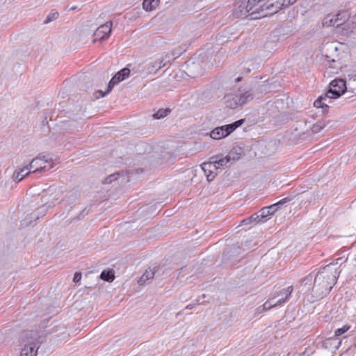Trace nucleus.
Returning a JSON list of instances; mask_svg holds the SVG:
<instances>
[{
    "instance_id": "f257e3e1",
    "label": "nucleus",
    "mask_w": 356,
    "mask_h": 356,
    "mask_svg": "<svg viewBox=\"0 0 356 356\" xmlns=\"http://www.w3.org/2000/svg\"><path fill=\"white\" fill-rule=\"evenodd\" d=\"M238 16L250 20L273 15L282 9L281 1H239Z\"/></svg>"
},
{
    "instance_id": "f03ea898",
    "label": "nucleus",
    "mask_w": 356,
    "mask_h": 356,
    "mask_svg": "<svg viewBox=\"0 0 356 356\" xmlns=\"http://www.w3.org/2000/svg\"><path fill=\"white\" fill-rule=\"evenodd\" d=\"M339 275V272L332 264L327 265L316 274L312 290L313 301L321 300L330 293Z\"/></svg>"
},
{
    "instance_id": "7ed1b4c3",
    "label": "nucleus",
    "mask_w": 356,
    "mask_h": 356,
    "mask_svg": "<svg viewBox=\"0 0 356 356\" xmlns=\"http://www.w3.org/2000/svg\"><path fill=\"white\" fill-rule=\"evenodd\" d=\"M252 99V94L246 88H238L229 92L225 96V103L230 108H236L245 104Z\"/></svg>"
},
{
    "instance_id": "20e7f679",
    "label": "nucleus",
    "mask_w": 356,
    "mask_h": 356,
    "mask_svg": "<svg viewBox=\"0 0 356 356\" xmlns=\"http://www.w3.org/2000/svg\"><path fill=\"white\" fill-rule=\"evenodd\" d=\"M35 336L33 332H24L22 334L21 340L24 347L19 356H37L39 346L35 341Z\"/></svg>"
},
{
    "instance_id": "39448f33",
    "label": "nucleus",
    "mask_w": 356,
    "mask_h": 356,
    "mask_svg": "<svg viewBox=\"0 0 356 356\" xmlns=\"http://www.w3.org/2000/svg\"><path fill=\"white\" fill-rule=\"evenodd\" d=\"M244 120L241 119L234 122L232 124L218 127L213 129L211 133L210 136L214 140H220L229 136L236 128L243 124Z\"/></svg>"
},
{
    "instance_id": "423d86ee",
    "label": "nucleus",
    "mask_w": 356,
    "mask_h": 356,
    "mask_svg": "<svg viewBox=\"0 0 356 356\" xmlns=\"http://www.w3.org/2000/svg\"><path fill=\"white\" fill-rule=\"evenodd\" d=\"M62 195V191L57 188L50 187L48 190L47 193L43 197L44 202V205H42L39 208V210L41 211V214L44 215L47 211V207H50L58 201Z\"/></svg>"
},
{
    "instance_id": "0eeeda50",
    "label": "nucleus",
    "mask_w": 356,
    "mask_h": 356,
    "mask_svg": "<svg viewBox=\"0 0 356 356\" xmlns=\"http://www.w3.org/2000/svg\"><path fill=\"white\" fill-rule=\"evenodd\" d=\"M49 163V169L53 168L54 164L51 159L47 158L44 154H40L35 158L33 159L30 164L28 165L29 170L33 172L44 170L46 165Z\"/></svg>"
},
{
    "instance_id": "6e6552de",
    "label": "nucleus",
    "mask_w": 356,
    "mask_h": 356,
    "mask_svg": "<svg viewBox=\"0 0 356 356\" xmlns=\"http://www.w3.org/2000/svg\"><path fill=\"white\" fill-rule=\"evenodd\" d=\"M348 92L346 81L343 79H335L330 84V89L327 92L332 99L339 97L344 92Z\"/></svg>"
},
{
    "instance_id": "1a4fd4ad",
    "label": "nucleus",
    "mask_w": 356,
    "mask_h": 356,
    "mask_svg": "<svg viewBox=\"0 0 356 356\" xmlns=\"http://www.w3.org/2000/svg\"><path fill=\"white\" fill-rule=\"evenodd\" d=\"M350 17V14L346 10H341L334 16H327L323 21L326 26H339L346 22Z\"/></svg>"
},
{
    "instance_id": "9d476101",
    "label": "nucleus",
    "mask_w": 356,
    "mask_h": 356,
    "mask_svg": "<svg viewBox=\"0 0 356 356\" xmlns=\"http://www.w3.org/2000/svg\"><path fill=\"white\" fill-rule=\"evenodd\" d=\"M202 170L204 171L207 180L209 181H212L218 173L217 165L216 163H214V157H212L210 161L203 163Z\"/></svg>"
},
{
    "instance_id": "9b49d317",
    "label": "nucleus",
    "mask_w": 356,
    "mask_h": 356,
    "mask_svg": "<svg viewBox=\"0 0 356 356\" xmlns=\"http://www.w3.org/2000/svg\"><path fill=\"white\" fill-rule=\"evenodd\" d=\"M111 28H112V22H107L105 24L99 26L97 30L95 31L94 35L96 38L94 40V42L96 41V40H106L111 33Z\"/></svg>"
},
{
    "instance_id": "f8f14e48",
    "label": "nucleus",
    "mask_w": 356,
    "mask_h": 356,
    "mask_svg": "<svg viewBox=\"0 0 356 356\" xmlns=\"http://www.w3.org/2000/svg\"><path fill=\"white\" fill-rule=\"evenodd\" d=\"M286 202V198L281 200L280 202L271 204L268 207H264L259 211V215L261 218H265L266 220L273 214H274L282 205Z\"/></svg>"
},
{
    "instance_id": "ddd939ff",
    "label": "nucleus",
    "mask_w": 356,
    "mask_h": 356,
    "mask_svg": "<svg viewBox=\"0 0 356 356\" xmlns=\"http://www.w3.org/2000/svg\"><path fill=\"white\" fill-rule=\"evenodd\" d=\"M200 62H202L200 58H194L193 60L188 61L187 67L191 76H196L202 74L204 66H200Z\"/></svg>"
},
{
    "instance_id": "4468645a",
    "label": "nucleus",
    "mask_w": 356,
    "mask_h": 356,
    "mask_svg": "<svg viewBox=\"0 0 356 356\" xmlns=\"http://www.w3.org/2000/svg\"><path fill=\"white\" fill-rule=\"evenodd\" d=\"M130 70L129 68L124 67L111 79L108 86V92H110L115 85L125 79L129 75Z\"/></svg>"
},
{
    "instance_id": "2eb2a0df",
    "label": "nucleus",
    "mask_w": 356,
    "mask_h": 356,
    "mask_svg": "<svg viewBox=\"0 0 356 356\" xmlns=\"http://www.w3.org/2000/svg\"><path fill=\"white\" fill-rule=\"evenodd\" d=\"M165 63L161 58H158L154 60H149L145 65V68L147 70V73L148 74H155L160 69L165 66Z\"/></svg>"
},
{
    "instance_id": "dca6fc26",
    "label": "nucleus",
    "mask_w": 356,
    "mask_h": 356,
    "mask_svg": "<svg viewBox=\"0 0 356 356\" xmlns=\"http://www.w3.org/2000/svg\"><path fill=\"white\" fill-rule=\"evenodd\" d=\"M331 95L329 93L326 92L325 95L319 97L314 102V106L316 108H321L324 111L327 109L328 107L327 104L331 102Z\"/></svg>"
},
{
    "instance_id": "f3484780",
    "label": "nucleus",
    "mask_w": 356,
    "mask_h": 356,
    "mask_svg": "<svg viewBox=\"0 0 356 356\" xmlns=\"http://www.w3.org/2000/svg\"><path fill=\"white\" fill-rule=\"evenodd\" d=\"M155 270L154 269H152V268H149V269H147L144 273L143 274V275L141 276V277L140 278V280H138V284H145V282L147 281H148L150 279H152L155 275Z\"/></svg>"
},
{
    "instance_id": "a211bd4d",
    "label": "nucleus",
    "mask_w": 356,
    "mask_h": 356,
    "mask_svg": "<svg viewBox=\"0 0 356 356\" xmlns=\"http://www.w3.org/2000/svg\"><path fill=\"white\" fill-rule=\"evenodd\" d=\"M346 83L348 91L356 93V74H349Z\"/></svg>"
},
{
    "instance_id": "6ab92c4d",
    "label": "nucleus",
    "mask_w": 356,
    "mask_h": 356,
    "mask_svg": "<svg viewBox=\"0 0 356 356\" xmlns=\"http://www.w3.org/2000/svg\"><path fill=\"white\" fill-rule=\"evenodd\" d=\"M214 163H216L218 170H222L232 164L227 156L219 159L217 157L214 158Z\"/></svg>"
},
{
    "instance_id": "aec40b11",
    "label": "nucleus",
    "mask_w": 356,
    "mask_h": 356,
    "mask_svg": "<svg viewBox=\"0 0 356 356\" xmlns=\"http://www.w3.org/2000/svg\"><path fill=\"white\" fill-rule=\"evenodd\" d=\"M30 172L31 171L29 170V168L27 165L25 168L21 169L20 171L17 172L16 173L14 174V179L15 181L19 182L22 181L23 178L27 175H29Z\"/></svg>"
},
{
    "instance_id": "412c9836",
    "label": "nucleus",
    "mask_w": 356,
    "mask_h": 356,
    "mask_svg": "<svg viewBox=\"0 0 356 356\" xmlns=\"http://www.w3.org/2000/svg\"><path fill=\"white\" fill-rule=\"evenodd\" d=\"M227 156L229 159L231 163H232L233 162L238 160L241 158V149L234 148L229 152V154Z\"/></svg>"
},
{
    "instance_id": "4be33fe9",
    "label": "nucleus",
    "mask_w": 356,
    "mask_h": 356,
    "mask_svg": "<svg viewBox=\"0 0 356 356\" xmlns=\"http://www.w3.org/2000/svg\"><path fill=\"white\" fill-rule=\"evenodd\" d=\"M100 277L106 282H111L115 279L113 270H104L102 272Z\"/></svg>"
},
{
    "instance_id": "5701e85b",
    "label": "nucleus",
    "mask_w": 356,
    "mask_h": 356,
    "mask_svg": "<svg viewBox=\"0 0 356 356\" xmlns=\"http://www.w3.org/2000/svg\"><path fill=\"white\" fill-rule=\"evenodd\" d=\"M159 1H143V8L146 11H151L159 6Z\"/></svg>"
},
{
    "instance_id": "b1692460",
    "label": "nucleus",
    "mask_w": 356,
    "mask_h": 356,
    "mask_svg": "<svg viewBox=\"0 0 356 356\" xmlns=\"http://www.w3.org/2000/svg\"><path fill=\"white\" fill-rule=\"evenodd\" d=\"M245 221H252L255 223L257 222H264L266 221L265 218H261V217L259 215V211L258 213H254L249 218L245 219Z\"/></svg>"
},
{
    "instance_id": "393cba45",
    "label": "nucleus",
    "mask_w": 356,
    "mask_h": 356,
    "mask_svg": "<svg viewBox=\"0 0 356 356\" xmlns=\"http://www.w3.org/2000/svg\"><path fill=\"white\" fill-rule=\"evenodd\" d=\"M325 124L324 122L318 121L312 125V131L313 133H318L325 127Z\"/></svg>"
},
{
    "instance_id": "a878e982",
    "label": "nucleus",
    "mask_w": 356,
    "mask_h": 356,
    "mask_svg": "<svg viewBox=\"0 0 356 356\" xmlns=\"http://www.w3.org/2000/svg\"><path fill=\"white\" fill-rule=\"evenodd\" d=\"M169 112L168 109H160L153 115V117L155 119H161L167 116Z\"/></svg>"
},
{
    "instance_id": "bb28decb",
    "label": "nucleus",
    "mask_w": 356,
    "mask_h": 356,
    "mask_svg": "<svg viewBox=\"0 0 356 356\" xmlns=\"http://www.w3.org/2000/svg\"><path fill=\"white\" fill-rule=\"evenodd\" d=\"M58 17V13L55 10H52L47 17V19L44 21V24H48L55 19H56Z\"/></svg>"
},
{
    "instance_id": "cd10ccee",
    "label": "nucleus",
    "mask_w": 356,
    "mask_h": 356,
    "mask_svg": "<svg viewBox=\"0 0 356 356\" xmlns=\"http://www.w3.org/2000/svg\"><path fill=\"white\" fill-rule=\"evenodd\" d=\"M268 300L270 301L271 305H273V307L285 302V299H284L283 296H282V297L278 298L277 300L276 299V298H273L269 299Z\"/></svg>"
},
{
    "instance_id": "c85d7f7f",
    "label": "nucleus",
    "mask_w": 356,
    "mask_h": 356,
    "mask_svg": "<svg viewBox=\"0 0 356 356\" xmlns=\"http://www.w3.org/2000/svg\"><path fill=\"white\" fill-rule=\"evenodd\" d=\"M348 329H349V327L344 325L342 327L336 330L334 332V334L337 337L341 336V334L346 332L348 330Z\"/></svg>"
},
{
    "instance_id": "c756f323",
    "label": "nucleus",
    "mask_w": 356,
    "mask_h": 356,
    "mask_svg": "<svg viewBox=\"0 0 356 356\" xmlns=\"http://www.w3.org/2000/svg\"><path fill=\"white\" fill-rule=\"evenodd\" d=\"M118 175H115V174H113V175H111L108 177H107L104 182L105 184H111L113 180H115L118 179Z\"/></svg>"
},
{
    "instance_id": "7c9ffc66",
    "label": "nucleus",
    "mask_w": 356,
    "mask_h": 356,
    "mask_svg": "<svg viewBox=\"0 0 356 356\" xmlns=\"http://www.w3.org/2000/svg\"><path fill=\"white\" fill-rule=\"evenodd\" d=\"M293 291V289L291 286H289L287 287L286 289H284V299H285V301L286 300V299L289 297V296L291 295V292Z\"/></svg>"
},
{
    "instance_id": "2f4dec72",
    "label": "nucleus",
    "mask_w": 356,
    "mask_h": 356,
    "mask_svg": "<svg viewBox=\"0 0 356 356\" xmlns=\"http://www.w3.org/2000/svg\"><path fill=\"white\" fill-rule=\"evenodd\" d=\"M81 8L80 6L75 5V6H67L65 8V10L67 11H76Z\"/></svg>"
},
{
    "instance_id": "473e14b6",
    "label": "nucleus",
    "mask_w": 356,
    "mask_h": 356,
    "mask_svg": "<svg viewBox=\"0 0 356 356\" xmlns=\"http://www.w3.org/2000/svg\"><path fill=\"white\" fill-rule=\"evenodd\" d=\"M262 311H264V310H268L271 308H273V305H271V302L270 301H269L268 300L264 302V304L262 306Z\"/></svg>"
},
{
    "instance_id": "72a5a7b5",
    "label": "nucleus",
    "mask_w": 356,
    "mask_h": 356,
    "mask_svg": "<svg viewBox=\"0 0 356 356\" xmlns=\"http://www.w3.org/2000/svg\"><path fill=\"white\" fill-rule=\"evenodd\" d=\"M109 92H108V90L104 92L102 90H98L95 93L96 98L104 97L106 94H108Z\"/></svg>"
},
{
    "instance_id": "f704fd0d",
    "label": "nucleus",
    "mask_w": 356,
    "mask_h": 356,
    "mask_svg": "<svg viewBox=\"0 0 356 356\" xmlns=\"http://www.w3.org/2000/svg\"><path fill=\"white\" fill-rule=\"evenodd\" d=\"M81 273H76L74 275L73 281L74 282H78L81 279Z\"/></svg>"
},
{
    "instance_id": "c9c22d12",
    "label": "nucleus",
    "mask_w": 356,
    "mask_h": 356,
    "mask_svg": "<svg viewBox=\"0 0 356 356\" xmlns=\"http://www.w3.org/2000/svg\"><path fill=\"white\" fill-rule=\"evenodd\" d=\"M312 277L311 275H309V276L306 277L303 280L302 282H306V281H307V280H308V281H309V282H311V281H312Z\"/></svg>"
},
{
    "instance_id": "e433bc0d",
    "label": "nucleus",
    "mask_w": 356,
    "mask_h": 356,
    "mask_svg": "<svg viewBox=\"0 0 356 356\" xmlns=\"http://www.w3.org/2000/svg\"><path fill=\"white\" fill-rule=\"evenodd\" d=\"M252 222V221H245V219L242 220L241 222V224L242 225H248V224H250Z\"/></svg>"
},
{
    "instance_id": "4c0bfd02",
    "label": "nucleus",
    "mask_w": 356,
    "mask_h": 356,
    "mask_svg": "<svg viewBox=\"0 0 356 356\" xmlns=\"http://www.w3.org/2000/svg\"><path fill=\"white\" fill-rule=\"evenodd\" d=\"M193 308V306L192 305H188L186 307V309H192Z\"/></svg>"
},
{
    "instance_id": "58836bf2",
    "label": "nucleus",
    "mask_w": 356,
    "mask_h": 356,
    "mask_svg": "<svg viewBox=\"0 0 356 356\" xmlns=\"http://www.w3.org/2000/svg\"><path fill=\"white\" fill-rule=\"evenodd\" d=\"M291 4H292V3H291V1H288V3L286 5V6H289V5H291Z\"/></svg>"
},
{
    "instance_id": "ea45409f",
    "label": "nucleus",
    "mask_w": 356,
    "mask_h": 356,
    "mask_svg": "<svg viewBox=\"0 0 356 356\" xmlns=\"http://www.w3.org/2000/svg\"><path fill=\"white\" fill-rule=\"evenodd\" d=\"M340 260H341V258H338V259H337L336 264H338V261H340Z\"/></svg>"
}]
</instances>
